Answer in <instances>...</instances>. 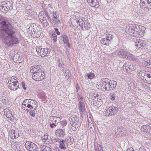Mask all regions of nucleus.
<instances>
[{"label":"nucleus","mask_w":151,"mask_h":151,"mask_svg":"<svg viewBox=\"0 0 151 151\" xmlns=\"http://www.w3.org/2000/svg\"><path fill=\"white\" fill-rule=\"evenodd\" d=\"M17 35L16 29L10 23L9 19H3L0 22V38L4 40L8 46L19 43L20 40Z\"/></svg>","instance_id":"nucleus-1"},{"label":"nucleus","mask_w":151,"mask_h":151,"mask_svg":"<svg viewBox=\"0 0 151 151\" xmlns=\"http://www.w3.org/2000/svg\"><path fill=\"white\" fill-rule=\"evenodd\" d=\"M145 29V27L141 25L130 24L127 26L125 31L129 35L138 37L143 36Z\"/></svg>","instance_id":"nucleus-2"},{"label":"nucleus","mask_w":151,"mask_h":151,"mask_svg":"<svg viewBox=\"0 0 151 151\" xmlns=\"http://www.w3.org/2000/svg\"><path fill=\"white\" fill-rule=\"evenodd\" d=\"M139 74L140 78L146 83H151V72L143 70L140 71Z\"/></svg>","instance_id":"nucleus-3"},{"label":"nucleus","mask_w":151,"mask_h":151,"mask_svg":"<svg viewBox=\"0 0 151 151\" xmlns=\"http://www.w3.org/2000/svg\"><path fill=\"white\" fill-rule=\"evenodd\" d=\"M0 9L2 11L6 12L12 10L13 8V4L12 1H4L1 2Z\"/></svg>","instance_id":"nucleus-4"},{"label":"nucleus","mask_w":151,"mask_h":151,"mask_svg":"<svg viewBox=\"0 0 151 151\" xmlns=\"http://www.w3.org/2000/svg\"><path fill=\"white\" fill-rule=\"evenodd\" d=\"M36 51L38 55L43 57L45 56H49L50 53V50L47 48H42L40 47H37L36 48Z\"/></svg>","instance_id":"nucleus-5"},{"label":"nucleus","mask_w":151,"mask_h":151,"mask_svg":"<svg viewBox=\"0 0 151 151\" xmlns=\"http://www.w3.org/2000/svg\"><path fill=\"white\" fill-rule=\"evenodd\" d=\"M118 110L117 107L114 106H110L105 111V115L108 117L114 116L118 112Z\"/></svg>","instance_id":"nucleus-6"},{"label":"nucleus","mask_w":151,"mask_h":151,"mask_svg":"<svg viewBox=\"0 0 151 151\" xmlns=\"http://www.w3.org/2000/svg\"><path fill=\"white\" fill-rule=\"evenodd\" d=\"M32 75V78L36 81H40L43 80L45 78L44 71L34 72Z\"/></svg>","instance_id":"nucleus-7"},{"label":"nucleus","mask_w":151,"mask_h":151,"mask_svg":"<svg viewBox=\"0 0 151 151\" xmlns=\"http://www.w3.org/2000/svg\"><path fill=\"white\" fill-rule=\"evenodd\" d=\"M110 80L105 78L102 80L100 83L101 89L102 91L109 90L110 89Z\"/></svg>","instance_id":"nucleus-8"},{"label":"nucleus","mask_w":151,"mask_h":151,"mask_svg":"<svg viewBox=\"0 0 151 151\" xmlns=\"http://www.w3.org/2000/svg\"><path fill=\"white\" fill-rule=\"evenodd\" d=\"M140 7L144 9L147 11L150 9L151 0H140Z\"/></svg>","instance_id":"nucleus-9"},{"label":"nucleus","mask_w":151,"mask_h":151,"mask_svg":"<svg viewBox=\"0 0 151 151\" xmlns=\"http://www.w3.org/2000/svg\"><path fill=\"white\" fill-rule=\"evenodd\" d=\"M25 147L29 151H38V149L37 145L29 141H27L25 144Z\"/></svg>","instance_id":"nucleus-10"},{"label":"nucleus","mask_w":151,"mask_h":151,"mask_svg":"<svg viewBox=\"0 0 151 151\" xmlns=\"http://www.w3.org/2000/svg\"><path fill=\"white\" fill-rule=\"evenodd\" d=\"M9 88L11 90L16 91L19 87V83L17 80L13 83H8Z\"/></svg>","instance_id":"nucleus-11"},{"label":"nucleus","mask_w":151,"mask_h":151,"mask_svg":"<svg viewBox=\"0 0 151 151\" xmlns=\"http://www.w3.org/2000/svg\"><path fill=\"white\" fill-rule=\"evenodd\" d=\"M106 35H107L106 37L102 39L101 40V42L104 45H108L112 39V35L111 34H108V33H106Z\"/></svg>","instance_id":"nucleus-12"},{"label":"nucleus","mask_w":151,"mask_h":151,"mask_svg":"<svg viewBox=\"0 0 151 151\" xmlns=\"http://www.w3.org/2000/svg\"><path fill=\"white\" fill-rule=\"evenodd\" d=\"M42 142L45 143L49 144L52 142L51 138L47 133H45L44 135L41 137Z\"/></svg>","instance_id":"nucleus-13"},{"label":"nucleus","mask_w":151,"mask_h":151,"mask_svg":"<svg viewBox=\"0 0 151 151\" xmlns=\"http://www.w3.org/2000/svg\"><path fill=\"white\" fill-rule=\"evenodd\" d=\"M124 58L134 61H137L138 60L136 56H134L129 52H126Z\"/></svg>","instance_id":"nucleus-14"},{"label":"nucleus","mask_w":151,"mask_h":151,"mask_svg":"<svg viewBox=\"0 0 151 151\" xmlns=\"http://www.w3.org/2000/svg\"><path fill=\"white\" fill-rule=\"evenodd\" d=\"M78 109L81 114L85 111L86 109L85 104L83 100L80 101L78 104Z\"/></svg>","instance_id":"nucleus-15"},{"label":"nucleus","mask_w":151,"mask_h":151,"mask_svg":"<svg viewBox=\"0 0 151 151\" xmlns=\"http://www.w3.org/2000/svg\"><path fill=\"white\" fill-rule=\"evenodd\" d=\"M13 60L14 62L17 63H20L23 60L22 56L18 54H16L13 57Z\"/></svg>","instance_id":"nucleus-16"},{"label":"nucleus","mask_w":151,"mask_h":151,"mask_svg":"<svg viewBox=\"0 0 151 151\" xmlns=\"http://www.w3.org/2000/svg\"><path fill=\"white\" fill-rule=\"evenodd\" d=\"M126 51L125 50L121 49H118L116 50V52H114V53L115 54V55H116L117 54L118 56L119 57L124 58L125 57V55L126 52Z\"/></svg>","instance_id":"nucleus-17"},{"label":"nucleus","mask_w":151,"mask_h":151,"mask_svg":"<svg viewBox=\"0 0 151 151\" xmlns=\"http://www.w3.org/2000/svg\"><path fill=\"white\" fill-rule=\"evenodd\" d=\"M55 134L58 137L60 138L63 137L65 135L64 129H58L55 132Z\"/></svg>","instance_id":"nucleus-18"},{"label":"nucleus","mask_w":151,"mask_h":151,"mask_svg":"<svg viewBox=\"0 0 151 151\" xmlns=\"http://www.w3.org/2000/svg\"><path fill=\"white\" fill-rule=\"evenodd\" d=\"M4 114L7 117V118L10 119V120L12 119V117L14 116L13 114H12L8 109H5L4 110Z\"/></svg>","instance_id":"nucleus-19"},{"label":"nucleus","mask_w":151,"mask_h":151,"mask_svg":"<svg viewBox=\"0 0 151 151\" xmlns=\"http://www.w3.org/2000/svg\"><path fill=\"white\" fill-rule=\"evenodd\" d=\"M69 121L72 124H78L79 119L78 117L76 115H73L69 118Z\"/></svg>","instance_id":"nucleus-20"},{"label":"nucleus","mask_w":151,"mask_h":151,"mask_svg":"<svg viewBox=\"0 0 151 151\" xmlns=\"http://www.w3.org/2000/svg\"><path fill=\"white\" fill-rule=\"evenodd\" d=\"M60 117L52 116L50 117V120L51 122H50L58 124V123H59L60 120L61 119V118L60 120Z\"/></svg>","instance_id":"nucleus-21"},{"label":"nucleus","mask_w":151,"mask_h":151,"mask_svg":"<svg viewBox=\"0 0 151 151\" xmlns=\"http://www.w3.org/2000/svg\"><path fill=\"white\" fill-rule=\"evenodd\" d=\"M58 15L57 14L56 12H55L53 13V20L54 21V23L56 25H58L60 22V20L58 18Z\"/></svg>","instance_id":"nucleus-22"},{"label":"nucleus","mask_w":151,"mask_h":151,"mask_svg":"<svg viewBox=\"0 0 151 151\" xmlns=\"http://www.w3.org/2000/svg\"><path fill=\"white\" fill-rule=\"evenodd\" d=\"M64 140L67 145H70L73 143L74 139L72 137H68Z\"/></svg>","instance_id":"nucleus-23"},{"label":"nucleus","mask_w":151,"mask_h":151,"mask_svg":"<svg viewBox=\"0 0 151 151\" xmlns=\"http://www.w3.org/2000/svg\"><path fill=\"white\" fill-rule=\"evenodd\" d=\"M10 136H11L12 138L14 139L16 138L19 137V134L15 130L12 129L11 131Z\"/></svg>","instance_id":"nucleus-24"},{"label":"nucleus","mask_w":151,"mask_h":151,"mask_svg":"<svg viewBox=\"0 0 151 151\" xmlns=\"http://www.w3.org/2000/svg\"><path fill=\"white\" fill-rule=\"evenodd\" d=\"M40 149L41 151H52L50 147L43 145H40Z\"/></svg>","instance_id":"nucleus-25"},{"label":"nucleus","mask_w":151,"mask_h":151,"mask_svg":"<svg viewBox=\"0 0 151 151\" xmlns=\"http://www.w3.org/2000/svg\"><path fill=\"white\" fill-rule=\"evenodd\" d=\"M46 12L45 11H41L40 12L38 17L40 20H41L43 19L46 17Z\"/></svg>","instance_id":"nucleus-26"},{"label":"nucleus","mask_w":151,"mask_h":151,"mask_svg":"<svg viewBox=\"0 0 151 151\" xmlns=\"http://www.w3.org/2000/svg\"><path fill=\"white\" fill-rule=\"evenodd\" d=\"M28 99V104H30L32 106H34V105L36 106V107L37 106V102L36 101L34 100H32L30 99Z\"/></svg>","instance_id":"nucleus-27"},{"label":"nucleus","mask_w":151,"mask_h":151,"mask_svg":"<svg viewBox=\"0 0 151 151\" xmlns=\"http://www.w3.org/2000/svg\"><path fill=\"white\" fill-rule=\"evenodd\" d=\"M150 129V125L147 124L143 125L142 126L141 129L143 131L146 133H147Z\"/></svg>","instance_id":"nucleus-28"},{"label":"nucleus","mask_w":151,"mask_h":151,"mask_svg":"<svg viewBox=\"0 0 151 151\" xmlns=\"http://www.w3.org/2000/svg\"><path fill=\"white\" fill-rule=\"evenodd\" d=\"M64 142H65L64 140H62L59 143V147L60 149L63 150H65L66 149Z\"/></svg>","instance_id":"nucleus-29"},{"label":"nucleus","mask_w":151,"mask_h":151,"mask_svg":"<svg viewBox=\"0 0 151 151\" xmlns=\"http://www.w3.org/2000/svg\"><path fill=\"white\" fill-rule=\"evenodd\" d=\"M136 69L135 66L133 65L132 64L129 63V68L128 70V72L130 73L132 71L135 70Z\"/></svg>","instance_id":"nucleus-30"},{"label":"nucleus","mask_w":151,"mask_h":151,"mask_svg":"<svg viewBox=\"0 0 151 151\" xmlns=\"http://www.w3.org/2000/svg\"><path fill=\"white\" fill-rule=\"evenodd\" d=\"M134 42L135 45L139 48L141 47V40L138 39H134Z\"/></svg>","instance_id":"nucleus-31"},{"label":"nucleus","mask_w":151,"mask_h":151,"mask_svg":"<svg viewBox=\"0 0 151 151\" xmlns=\"http://www.w3.org/2000/svg\"><path fill=\"white\" fill-rule=\"evenodd\" d=\"M61 38L63 39V41L64 44L69 41V39L68 37L65 35H62Z\"/></svg>","instance_id":"nucleus-32"},{"label":"nucleus","mask_w":151,"mask_h":151,"mask_svg":"<svg viewBox=\"0 0 151 151\" xmlns=\"http://www.w3.org/2000/svg\"><path fill=\"white\" fill-rule=\"evenodd\" d=\"M71 124V123H70V124H69V125L71 127V129L74 131H76L78 128V124Z\"/></svg>","instance_id":"nucleus-33"},{"label":"nucleus","mask_w":151,"mask_h":151,"mask_svg":"<svg viewBox=\"0 0 151 151\" xmlns=\"http://www.w3.org/2000/svg\"><path fill=\"white\" fill-rule=\"evenodd\" d=\"M88 125L89 127V129L91 132H93L95 127L93 124L91 122H88Z\"/></svg>","instance_id":"nucleus-34"},{"label":"nucleus","mask_w":151,"mask_h":151,"mask_svg":"<svg viewBox=\"0 0 151 151\" xmlns=\"http://www.w3.org/2000/svg\"><path fill=\"white\" fill-rule=\"evenodd\" d=\"M91 96L93 100L96 101H98V97L99 96V95L98 94H96L94 93H91Z\"/></svg>","instance_id":"nucleus-35"},{"label":"nucleus","mask_w":151,"mask_h":151,"mask_svg":"<svg viewBox=\"0 0 151 151\" xmlns=\"http://www.w3.org/2000/svg\"><path fill=\"white\" fill-rule=\"evenodd\" d=\"M65 78L66 79H70L71 78V73L69 70H65Z\"/></svg>","instance_id":"nucleus-36"},{"label":"nucleus","mask_w":151,"mask_h":151,"mask_svg":"<svg viewBox=\"0 0 151 151\" xmlns=\"http://www.w3.org/2000/svg\"><path fill=\"white\" fill-rule=\"evenodd\" d=\"M129 63L127 62L124 64L122 67L123 70L128 72V70L129 68Z\"/></svg>","instance_id":"nucleus-37"},{"label":"nucleus","mask_w":151,"mask_h":151,"mask_svg":"<svg viewBox=\"0 0 151 151\" xmlns=\"http://www.w3.org/2000/svg\"><path fill=\"white\" fill-rule=\"evenodd\" d=\"M60 127L63 128L67 124V122L66 120H64L60 122Z\"/></svg>","instance_id":"nucleus-38"},{"label":"nucleus","mask_w":151,"mask_h":151,"mask_svg":"<svg viewBox=\"0 0 151 151\" xmlns=\"http://www.w3.org/2000/svg\"><path fill=\"white\" fill-rule=\"evenodd\" d=\"M43 25L45 26H47L49 24L48 22L47 21L46 17L43 19L41 20H40Z\"/></svg>","instance_id":"nucleus-39"},{"label":"nucleus","mask_w":151,"mask_h":151,"mask_svg":"<svg viewBox=\"0 0 151 151\" xmlns=\"http://www.w3.org/2000/svg\"><path fill=\"white\" fill-rule=\"evenodd\" d=\"M87 76L89 79H92L94 77L95 74L94 73L91 72L87 73Z\"/></svg>","instance_id":"nucleus-40"},{"label":"nucleus","mask_w":151,"mask_h":151,"mask_svg":"<svg viewBox=\"0 0 151 151\" xmlns=\"http://www.w3.org/2000/svg\"><path fill=\"white\" fill-rule=\"evenodd\" d=\"M58 65L60 68H64L63 66L64 65L63 63V62L62 60H58Z\"/></svg>","instance_id":"nucleus-41"},{"label":"nucleus","mask_w":151,"mask_h":151,"mask_svg":"<svg viewBox=\"0 0 151 151\" xmlns=\"http://www.w3.org/2000/svg\"><path fill=\"white\" fill-rule=\"evenodd\" d=\"M110 84H112L113 89L116 86L117 82L115 81L110 80Z\"/></svg>","instance_id":"nucleus-42"},{"label":"nucleus","mask_w":151,"mask_h":151,"mask_svg":"<svg viewBox=\"0 0 151 151\" xmlns=\"http://www.w3.org/2000/svg\"><path fill=\"white\" fill-rule=\"evenodd\" d=\"M35 68H36V70L35 72L37 71H43L41 69L42 66L40 65H37V66H35Z\"/></svg>","instance_id":"nucleus-43"},{"label":"nucleus","mask_w":151,"mask_h":151,"mask_svg":"<svg viewBox=\"0 0 151 151\" xmlns=\"http://www.w3.org/2000/svg\"><path fill=\"white\" fill-rule=\"evenodd\" d=\"M109 96L110 99L112 101L114 100L116 98V95L113 93H111Z\"/></svg>","instance_id":"nucleus-44"},{"label":"nucleus","mask_w":151,"mask_h":151,"mask_svg":"<svg viewBox=\"0 0 151 151\" xmlns=\"http://www.w3.org/2000/svg\"><path fill=\"white\" fill-rule=\"evenodd\" d=\"M94 4L93 7H94L96 8H98L99 6V3L97 0H94Z\"/></svg>","instance_id":"nucleus-45"},{"label":"nucleus","mask_w":151,"mask_h":151,"mask_svg":"<svg viewBox=\"0 0 151 151\" xmlns=\"http://www.w3.org/2000/svg\"><path fill=\"white\" fill-rule=\"evenodd\" d=\"M29 114L32 117H34L35 116V111L34 110H31L29 112Z\"/></svg>","instance_id":"nucleus-46"},{"label":"nucleus","mask_w":151,"mask_h":151,"mask_svg":"<svg viewBox=\"0 0 151 151\" xmlns=\"http://www.w3.org/2000/svg\"><path fill=\"white\" fill-rule=\"evenodd\" d=\"M17 80L15 78H14L13 76L11 77L9 79L8 83H13Z\"/></svg>","instance_id":"nucleus-47"},{"label":"nucleus","mask_w":151,"mask_h":151,"mask_svg":"<svg viewBox=\"0 0 151 151\" xmlns=\"http://www.w3.org/2000/svg\"><path fill=\"white\" fill-rule=\"evenodd\" d=\"M146 67L147 68H151V60H150L149 62H146Z\"/></svg>","instance_id":"nucleus-48"},{"label":"nucleus","mask_w":151,"mask_h":151,"mask_svg":"<svg viewBox=\"0 0 151 151\" xmlns=\"http://www.w3.org/2000/svg\"><path fill=\"white\" fill-rule=\"evenodd\" d=\"M145 41L141 40V47H144L146 46Z\"/></svg>","instance_id":"nucleus-49"},{"label":"nucleus","mask_w":151,"mask_h":151,"mask_svg":"<svg viewBox=\"0 0 151 151\" xmlns=\"http://www.w3.org/2000/svg\"><path fill=\"white\" fill-rule=\"evenodd\" d=\"M58 125V124L50 122V126L51 128L56 127Z\"/></svg>","instance_id":"nucleus-50"},{"label":"nucleus","mask_w":151,"mask_h":151,"mask_svg":"<svg viewBox=\"0 0 151 151\" xmlns=\"http://www.w3.org/2000/svg\"><path fill=\"white\" fill-rule=\"evenodd\" d=\"M31 27H32V26H33V28H32V30L33 31V32H34V33L35 32H36V29H35V28L36 27V25L35 23H32V24L31 25Z\"/></svg>","instance_id":"nucleus-51"},{"label":"nucleus","mask_w":151,"mask_h":151,"mask_svg":"<svg viewBox=\"0 0 151 151\" xmlns=\"http://www.w3.org/2000/svg\"><path fill=\"white\" fill-rule=\"evenodd\" d=\"M21 108L23 109L24 110L27 111H29V110L26 107V106H25L24 105H22L21 106Z\"/></svg>","instance_id":"nucleus-52"},{"label":"nucleus","mask_w":151,"mask_h":151,"mask_svg":"<svg viewBox=\"0 0 151 151\" xmlns=\"http://www.w3.org/2000/svg\"><path fill=\"white\" fill-rule=\"evenodd\" d=\"M114 54L111 53V54H109L108 55V57L109 58H114L115 57L114 55H115L114 52Z\"/></svg>","instance_id":"nucleus-53"},{"label":"nucleus","mask_w":151,"mask_h":151,"mask_svg":"<svg viewBox=\"0 0 151 151\" xmlns=\"http://www.w3.org/2000/svg\"><path fill=\"white\" fill-rule=\"evenodd\" d=\"M52 39L54 40V42H56L57 41V37L56 34L52 36Z\"/></svg>","instance_id":"nucleus-54"},{"label":"nucleus","mask_w":151,"mask_h":151,"mask_svg":"<svg viewBox=\"0 0 151 151\" xmlns=\"http://www.w3.org/2000/svg\"><path fill=\"white\" fill-rule=\"evenodd\" d=\"M28 99H25L24 100V101H23V102L22 104V105H24L25 106L27 105L28 104Z\"/></svg>","instance_id":"nucleus-55"},{"label":"nucleus","mask_w":151,"mask_h":151,"mask_svg":"<svg viewBox=\"0 0 151 151\" xmlns=\"http://www.w3.org/2000/svg\"><path fill=\"white\" fill-rule=\"evenodd\" d=\"M31 70L30 71L32 73H34V72H35V70H36V68H35V67H31L30 68Z\"/></svg>","instance_id":"nucleus-56"},{"label":"nucleus","mask_w":151,"mask_h":151,"mask_svg":"<svg viewBox=\"0 0 151 151\" xmlns=\"http://www.w3.org/2000/svg\"><path fill=\"white\" fill-rule=\"evenodd\" d=\"M94 3V0H91L89 2H88V4H89L91 6L93 7V3Z\"/></svg>","instance_id":"nucleus-57"},{"label":"nucleus","mask_w":151,"mask_h":151,"mask_svg":"<svg viewBox=\"0 0 151 151\" xmlns=\"http://www.w3.org/2000/svg\"><path fill=\"white\" fill-rule=\"evenodd\" d=\"M34 106H32L30 104H27L26 105V107L28 108H30V109H33Z\"/></svg>","instance_id":"nucleus-58"},{"label":"nucleus","mask_w":151,"mask_h":151,"mask_svg":"<svg viewBox=\"0 0 151 151\" xmlns=\"http://www.w3.org/2000/svg\"><path fill=\"white\" fill-rule=\"evenodd\" d=\"M62 140H63L62 139H60L59 138H55V141L56 142H58L60 143Z\"/></svg>","instance_id":"nucleus-59"},{"label":"nucleus","mask_w":151,"mask_h":151,"mask_svg":"<svg viewBox=\"0 0 151 151\" xmlns=\"http://www.w3.org/2000/svg\"><path fill=\"white\" fill-rule=\"evenodd\" d=\"M22 88L24 89V90H26L27 88V87L25 86V84L24 82H22Z\"/></svg>","instance_id":"nucleus-60"},{"label":"nucleus","mask_w":151,"mask_h":151,"mask_svg":"<svg viewBox=\"0 0 151 151\" xmlns=\"http://www.w3.org/2000/svg\"><path fill=\"white\" fill-rule=\"evenodd\" d=\"M78 100L79 101H81V100H83V98L82 97L80 96L79 95V93H78Z\"/></svg>","instance_id":"nucleus-61"},{"label":"nucleus","mask_w":151,"mask_h":151,"mask_svg":"<svg viewBox=\"0 0 151 151\" xmlns=\"http://www.w3.org/2000/svg\"><path fill=\"white\" fill-rule=\"evenodd\" d=\"M118 131L119 132H123L124 131V129H123L122 127H119L118 128Z\"/></svg>","instance_id":"nucleus-62"},{"label":"nucleus","mask_w":151,"mask_h":151,"mask_svg":"<svg viewBox=\"0 0 151 151\" xmlns=\"http://www.w3.org/2000/svg\"><path fill=\"white\" fill-rule=\"evenodd\" d=\"M54 29L58 35H59L60 34V32L58 31V29L57 28H55Z\"/></svg>","instance_id":"nucleus-63"},{"label":"nucleus","mask_w":151,"mask_h":151,"mask_svg":"<svg viewBox=\"0 0 151 151\" xmlns=\"http://www.w3.org/2000/svg\"><path fill=\"white\" fill-rule=\"evenodd\" d=\"M84 24H85L84 23ZM82 26H83V27H85L86 29H88L89 28V26L88 25L86 24H84V25H83V24L82 23Z\"/></svg>","instance_id":"nucleus-64"}]
</instances>
